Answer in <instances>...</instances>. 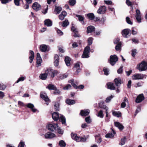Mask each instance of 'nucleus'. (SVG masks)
I'll use <instances>...</instances> for the list:
<instances>
[{
	"instance_id": "nucleus-1",
	"label": "nucleus",
	"mask_w": 147,
	"mask_h": 147,
	"mask_svg": "<svg viewBox=\"0 0 147 147\" xmlns=\"http://www.w3.org/2000/svg\"><path fill=\"white\" fill-rule=\"evenodd\" d=\"M52 116L53 119L54 121H57L59 118L60 121H61L62 124H65V118L63 115H61L59 117L58 113L54 112L52 114Z\"/></svg>"
},
{
	"instance_id": "nucleus-2",
	"label": "nucleus",
	"mask_w": 147,
	"mask_h": 147,
	"mask_svg": "<svg viewBox=\"0 0 147 147\" xmlns=\"http://www.w3.org/2000/svg\"><path fill=\"white\" fill-rule=\"evenodd\" d=\"M136 69L140 71H145L147 69V62L143 61L137 65Z\"/></svg>"
},
{
	"instance_id": "nucleus-3",
	"label": "nucleus",
	"mask_w": 147,
	"mask_h": 147,
	"mask_svg": "<svg viewBox=\"0 0 147 147\" xmlns=\"http://www.w3.org/2000/svg\"><path fill=\"white\" fill-rule=\"evenodd\" d=\"M71 136L73 139L77 142H85L86 140V138L84 137H81L80 136H78L76 134L71 133Z\"/></svg>"
},
{
	"instance_id": "nucleus-4",
	"label": "nucleus",
	"mask_w": 147,
	"mask_h": 147,
	"mask_svg": "<svg viewBox=\"0 0 147 147\" xmlns=\"http://www.w3.org/2000/svg\"><path fill=\"white\" fill-rule=\"evenodd\" d=\"M146 77V76L145 75L141 74H137L134 75L132 77V78L134 80H142Z\"/></svg>"
},
{
	"instance_id": "nucleus-5",
	"label": "nucleus",
	"mask_w": 147,
	"mask_h": 147,
	"mask_svg": "<svg viewBox=\"0 0 147 147\" xmlns=\"http://www.w3.org/2000/svg\"><path fill=\"white\" fill-rule=\"evenodd\" d=\"M46 72L48 73L49 75H51V77L53 78L59 73L57 71L54 70L50 68L47 69L46 70Z\"/></svg>"
},
{
	"instance_id": "nucleus-6",
	"label": "nucleus",
	"mask_w": 147,
	"mask_h": 147,
	"mask_svg": "<svg viewBox=\"0 0 147 147\" xmlns=\"http://www.w3.org/2000/svg\"><path fill=\"white\" fill-rule=\"evenodd\" d=\"M90 48L88 46H86L84 49L82 57V58H87L89 57L88 53H89Z\"/></svg>"
},
{
	"instance_id": "nucleus-7",
	"label": "nucleus",
	"mask_w": 147,
	"mask_h": 147,
	"mask_svg": "<svg viewBox=\"0 0 147 147\" xmlns=\"http://www.w3.org/2000/svg\"><path fill=\"white\" fill-rule=\"evenodd\" d=\"M58 127V125L57 123L49 124H48L47 126L48 130L51 131H53L54 130H56V129Z\"/></svg>"
},
{
	"instance_id": "nucleus-8",
	"label": "nucleus",
	"mask_w": 147,
	"mask_h": 147,
	"mask_svg": "<svg viewBox=\"0 0 147 147\" xmlns=\"http://www.w3.org/2000/svg\"><path fill=\"white\" fill-rule=\"evenodd\" d=\"M118 60V58L116 55H111L110 57L109 63L111 65H113L115 64Z\"/></svg>"
},
{
	"instance_id": "nucleus-9",
	"label": "nucleus",
	"mask_w": 147,
	"mask_h": 147,
	"mask_svg": "<svg viewBox=\"0 0 147 147\" xmlns=\"http://www.w3.org/2000/svg\"><path fill=\"white\" fill-rule=\"evenodd\" d=\"M131 30L129 29H125L122 31V34L124 37H128L130 36Z\"/></svg>"
},
{
	"instance_id": "nucleus-10",
	"label": "nucleus",
	"mask_w": 147,
	"mask_h": 147,
	"mask_svg": "<svg viewBox=\"0 0 147 147\" xmlns=\"http://www.w3.org/2000/svg\"><path fill=\"white\" fill-rule=\"evenodd\" d=\"M99 106L101 108H102L105 109L106 110V117H107L108 116V108H107L105 105H104V103L103 102H100L99 104Z\"/></svg>"
},
{
	"instance_id": "nucleus-11",
	"label": "nucleus",
	"mask_w": 147,
	"mask_h": 147,
	"mask_svg": "<svg viewBox=\"0 0 147 147\" xmlns=\"http://www.w3.org/2000/svg\"><path fill=\"white\" fill-rule=\"evenodd\" d=\"M32 7L33 9L37 11L41 9V6L38 3L35 2L33 4Z\"/></svg>"
},
{
	"instance_id": "nucleus-12",
	"label": "nucleus",
	"mask_w": 147,
	"mask_h": 147,
	"mask_svg": "<svg viewBox=\"0 0 147 147\" xmlns=\"http://www.w3.org/2000/svg\"><path fill=\"white\" fill-rule=\"evenodd\" d=\"M41 98L43 99L47 103V105H48V103L50 102V100L47 94L45 93H42L40 94Z\"/></svg>"
},
{
	"instance_id": "nucleus-13",
	"label": "nucleus",
	"mask_w": 147,
	"mask_h": 147,
	"mask_svg": "<svg viewBox=\"0 0 147 147\" xmlns=\"http://www.w3.org/2000/svg\"><path fill=\"white\" fill-rule=\"evenodd\" d=\"M106 10V7L104 6H102L99 7L97 12L99 14H103L105 13Z\"/></svg>"
},
{
	"instance_id": "nucleus-14",
	"label": "nucleus",
	"mask_w": 147,
	"mask_h": 147,
	"mask_svg": "<svg viewBox=\"0 0 147 147\" xmlns=\"http://www.w3.org/2000/svg\"><path fill=\"white\" fill-rule=\"evenodd\" d=\"M144 99V95L143 94H140L137 97L136 100V102L137 103H139Z\"/></svg>"
},
{
	"instance_id": "nucleus-15",
	"label": "nucleus",
	"mask_w": 147,
	"mask_h": 147,
	"mask_svg": "<svg viewBox=\"0 0 147 147\" xmlns=\"http://www.w3.org/2000/svg\"><path fill=\"white\" fill-rule=\"evenodd\" d=\"M45 138L46 139H51L55 136V135L51 132H48L45 134Z\"/></svg>"
},
{
	"instance_id": "nucleus-16",
	"label": "nucleus",
	"mask_w": 147,
	"mask_h": 147,
	"mask_svg": "<svg viewBox=\"0 0 147 147\" xmlns=\"http://www.w3.org/2000/svg\"><path fill=\"white\" fill-rule=\"evenodd\" d=\"M90 112V111L89 109L81 110L80 114L82 116H86L89 114Z\"/></svg>"
},
{
	"instance_id": "nucleus-17",
	"label": "nucleus",
	"mask_w": 147,
	"mask_h": 147,
	"mask_svg": "<svg viewBox=\"0 0 147 147\" xmlns=\"http://www.w3.org/2000/svg\"><path fill=\"white\" fill-rule=\"evenodd\" d=\"M95 30V28L94 26H90L87 28V32L88 34L91 33L94 31Z\"/></svg>"
},
{
	"instance_id": "nucleus-18",
	"label": "nucleus",
	"mask_w": 147,
	"mask_h": 147,
	"mask_svg": "<svg viewBox=\"0 0 147 147\" xmlns=\"http://www.w3.org/2000/svg\"><path fill=\"white\" fill-rule=\"evenodd\" d=\"M112 133H111L107 134L105 135V137L107 138H111L114 137L116 133L112 128H111Z\"/></svg>"
},
{
	"instance_id": "nucleus-19",
	"label": "nucleus",
	"mask_w": 147,
	"mask_h": 147,
	"mask_svg": "<svg viewBox=\"0 0 147 147\" xmlns=\"http://www.w3.org/2000/svg\"><path fill=\"white\" fill-rule=\"evenodd\" d=\"M26 106L27 107L31 109L32 112L34 113L35 112L37 111V109L34 108V106L33 104L29 103L28 104L26 105Z\"/></svg>"
},
{
	"instance_id": "nucleus-20",
	"label": "nucleus",
	"mask_w": 147,
	"mask_h": 147,
	"mask_svg": "<svg viewBox=\"0 0 147 147\" xmlns=\"http://www.w3.org/2000/svg\"><path fill=\"white\" fill-rule=\"evenodd\" d=\"M54 65L55 66H57L59 65V57L58 55H56L54 57Z\"/></svg>"
},
{
	"instance_id": "nucleus-21",
	"label": "nucleus",
	"mask_w": 147,
	"mask_h": 147,
	"mask_svg": "<svg viewBox=\"0 0 147 147\" xmlns=\"http://www.w3.org/2000/svg\"><path fill=\"white\" fill-rule=\"evenodd\" d=\"M115 85L117 86H119L121 83V81L120 78H116L114 80Z\"/></svg>"
},
{
	"instance_id": "nucleus-22",
	"label": "nucleus",
	"mask_w": 147,
	"mask_h": 147,
	"mask_svg": "<svg viewBox=\"0 0 147 147\" xmlns=\"http://www.w3.org/2000/svg\"><path fill=\"white\" fill-rule=\"evenodd\" d=\"M48 75H49L48 73L46 72V70L45 71V73L44 74H41L40 76V78L42 80H45L47 77Z\"/></svg>"
},
{
	"instance_id": "nucleus-23",
	"label": "nucleus",
	"mask_w": 147,
	"mask_h": 147,
	"mask_svg": "<svg viewBox=\"0 0 147 147\" xmlns=\"http://www.w3.org/2000/svg\"><path fill=\"white\" fill-rule=\"evenodd\" d=\"M128 105V99L126 97L124 98V101L123 102L121 105V107L122 108H124L126 105Z\"/></svg>"
},
{
	"instance_id": "nucleus-24",
	"label": "nucleus",
	"mask_w": 147,
	"mask_h": 147,
	"mask_svg": "<svg viewBox=\"0 0 147 147\" xmlns=\"http://www.w3.org/2000/svg\"><path fill=\"white\" fill-rule=\"evenodd\" d=\"M114 124L115 126L117 127L120 130H122L124 127L122 124L118 122H115Z\"/></svg>"
},
{
	"instance_id": "nucleus-25",
	"label": "nucleus",
	"mask_w": 147,
	"mask_h": 147,
	"mask_svg": "<svg viewBox=\"0 0 147 147\" xmlns=\"http://www.w3.org/2000/svg\"><path fill=\"white\" fill-rule=\"evenodd\" d=\"M30 55L29 58L30 59V62L31 63L33 61V59H34V53L33 51H30Z\"/></svg>"
},
{
	"instance_id": "nucleus-26",
	"label": "nucleus",
	"mask_w": 147,
	"mask_h": 147,
	"mask_svg": "<svg viewBox=\"0 0 147 147\" xmlns=\"http://www.w3.org/2000/svg\"><path fill=\"white\" fill-rule=\"evenodd\" d=\"M67 13L65 11L62 12L61 14L59 16V19L61 20H63L65 17L67 15Z\"/></svg>"
},
{
	"instance_id": "nucleus-27",
	"label": "nucleus",
	"mask_w": 147,
	"mask_h": 147,
	"mask_svg": "<svg viewBox=\"0 0 147 147\" xmlns=\"http://www.w3.org/2000/svg\"><path fill=\"white\" fill-rule=\"evenodd\" d=\"M76 16L78 18V20L82 24H84V18L81 15H76Z\"/></svg>"
},
{
	"instance_id": "nucleus-28",
	"label": "nucleus",
	"mask_w": 147,
	"mask_h": 147,
	"mask_svg": "<svg viewBox=\"0 0 147 147\" xmlns=\"http://www.w3.org/2000/svg\"><path fill=\"white\" fill-rule=\"evenodd\" d=\"M47 46L45 45H42L40 47V49L42 52H45L47 50Z\"/></svg>"
},
{
	"instance_id": "nucleus-29",
	"label": "nucleus",
	"mask_w": 147,
	"mask_h": 147,
	"mask_svg": "<svg viewBox=\"0 0 147 147\" xmlns=\"http://www.w3.org/2000/svg\"><path fill=\"white\" fill-rule=\"evenodd\" d=\"M108 88L111 90H114L115 89V87L114 84L112 83H109L107 84Z\"/></svg>"
},
{
	"instance_id": "nucleus-30",
	"label": "nucleus",
	"mask_w": 147,
	"mask_h": 147,
	"mask_svg": "<svg viewBox=\"0 0 147 147\" xmlns=\"http://www.w3.org/2000/svg\"><path fill=\"white\" fill-rule=\"evenodd\" d=\"M67 76V74H60L58 76V77L59 80H63L66 78Z\"/></svg>"
},
{
	"instance_id": "nucleus-31",
	"label": "nucleus",
	"mask_w": 147,
	"mask_h": 147,
	"mask_svg": "<svg viewBox=\"0 0 147 147\" xmlns=\"http://www.w3.org/2000/svg\"><path fill=\"white\" fill-rule=\"evenodd\" d=\"M45 24L48 26H51L52 25V22L49 19H47L44 21Z\"/></svg>"
},
{
	"instance_id": "nucleus-32",
	"label": "nucleus",
	"mask_w": 147,
	"mask_h": 147,
	"mask_svg": "<svg viewBox=\"0 0 147 147\" xmlns=\"http://www.w3.org/2000/svg\"><path fill=\"white\" fill-rule=\"evenodd\" d=\"M113 115L115 116H116L117 117H120L121 116V113L120 112L118 111H112Z\"/></svg>"
},
{
	"instance_id": "nucleus-33",
	"label": "nucleus",
	"mask_w": 147,
	"mask_h": 147,
	"mask_svg": "<svg viewBox=\"0 0 147 147\" xmlns=\"http://www.w3.org/2000/svg\"><path fill=\"white\" fill-rule=\"evenodd\" d=\"M65 61L66 65L67 66H69L70 65V59L68 57H65Z\"/></svg>"
},
{
	"instance_id": "nucleus-34",
	"label": "nucleus",
	"mask_w": 147,
	"mask_h": 147,
	"mask_svg": "<svg viewBox=\"0 0 147 147\" xmlns=\"http://www.w3.org/2000/svg\"><path fill=\"white\" fill-rule=\"evenodd\" d=\"M46 88H48L49 90H55L56 89V87L52 84H49Z\"/></svg>"
},
{
	"instance_id": "nucleus-35",
	"label": "nucleus",
	"mask_w": 147,
	"mask_h": 147,
	"mask_svg": "<svg viewBox=\"0 0 147 147\" xmlns=\"http://www.w3.org/2000/svg\"><path fill=\"white\" fill-rule=\"evenodd\" d=\"M62 8L59 7H55V12L56 14H59L60 12L61 11Z\"/></svg>"
},
{
	"instance_id": "nucleus-36",
	"label": "nucleus",
	"mask_w": 147,
	"mask_h": 147,
	"mask_svg": "<svg viewBox=\"0 0 147 147\" xmlns=\"http://www.w3.org/2000/svg\"><path fill=\"white\" fill-rule=\"evenodd\" d=\"M66 103L69 105H71L75 103V101L74 100L67 99L66 100Z\"/></svg>"
},
{
	"instance_id": "nucleus-37",
	"label": "nucleus",
	"mask_w": 147,
	"mask_h": 147,
	"mask_svg": "<svg viewBox=\"0 0 147 147\" xmlns=\"http://www.w3.org/2000/svg\"><path fill=\"white\" fill-rule=\"evenodd\" d=\"M96 141L97 143H100L102 141L101 138L100 137V135L96 136H95Z\"/></svg>"
},
{
	"instance_id": "nucleus-38",
	"label": "nucleus",
	"mask_w": 147,
	"mask_h": 147,
	"mask_svg": "<svg viewBox=\"0 0 147 147\" xmlns=\"http://www.w3.org/2000/svg\"><path fill=\"white\" fill-rule=\"evenodd\" d=\"M126 138L125 137H124L123 138H121V142L119 143V144L122 146L124 145L126 140Z\"/></svg>"
},
{
	"instance_id": "nucleus-39",
	"label": "nucleus",
	"mask_w": 147,
	"mask_h": 147,
	"mask_svg": "<svg viewBox=\"0 0 147 147\" xmlns=\"http://www.w3.org/2000/svg\"><path fill=\"white\" fill-rule=\"evenodd\" d=\"M54 108L55 111H59V104L58 102H55L54 105Z\"/></svg>"
},
{
	"instance_id": "nucleus-40",
	"label": "nucleus",
	"mask_w": 147,
	"mask_h": 147,
	"mask_svg": "<svg viewBox=\"0 0 147 147\" xmlns=\"http://www.w3.org/2000/svg\"><path fill=\"white\" fill-rule=\"evenodd\" d=\"M121 42H119L115 48L116 51H118L120 50L121 48Z\"/></svg>"
},
{
	"instance_id": "nucleus-41",
	"label": "nucleus",
	"mask_w": 147,
	"mask_h": 147,
	"mask_svg": "<svg viewBox=\"0 0 147 147\" xmlns=\"http://www.w3.org/2000/svg\"><path fill=\"white\" fill-rule=\"evenodd\" d=\"M59 145L61 147H63L65 146L66 144L63 140H61L59 142Z\"/></svg>"
},
{
	"instance_id": "nucleus-42",
	"label": "nucleus",
	"mask_w": 147,
	"mask_h": 147,
	"mask_svg": "<svg viewBox=\"0 0 147 147\" xmlns=\"http://www.w3.org/2000/svg\"><path fill=\"white\" fill-rule=\"evenodd\" d=\"M87 16L89 19L92 20L94 18V14L93 13H89L87 14Z\"/></svg>"
},
{
	"instance_id": "nucleus-43",
	"label": "nucleus",
	"mask_w": 147,
	"mask_h": 147,
	"mask_svg": "<svg viewBox=\"0 0 147 147\" xmlns=\"http://www.w3.org/2000/svg\"><path fill=\"white\" fill-rule=\"evenodd\" d=\"M62 24V26L63 27H66L69 24V22L68 20H65V21H63Z\"/></svg>"
},
{
	"instance_id": "nucleus-44",
	"label": "nucleus",
	"mask_w": 147,
	"mask_h": 147,
	"mask_svg": "<svg viewBox=\"0 0 147 147\" xmlns=\"http://www.w3.org/2000/svg\"><path fill=\"white\" fill-rule=\"evenodd\" d=\"M97 116L101 118L103 117L104 115L103 114V111L102 110H100L98 112Z\"/></svg>"
},
{
	"instance_id": "nucleus-45",
	"label": "nucleus",
	"mask_w": 147,
	"mask_h": 147,
	"mask_svg": "<svg viewBox=\"0 0 147 147\" xmlns=\"http://www.w3.org/2000/svg\"><path fill=\"white\" fill-rule=\"evenodd\" d=\"M93 38L92 37H90L88 39V42L89 45H91L92 43Z\"/></svg>"
},
{
	"instance_id": "nucleus-46",
	"label": "nucleus",
	"mask_w": 147,
	"mask_h": 147,
	"mask_svg": "<svg viewBox=\"0 0 147 147\" xmlns=\"http://www.w3.org/2000/svg\"><path fill=\"white\" fill-rule=\"evenodd\" d=\"M6 86L3 84H0V90H4L6 88Z\"/></svg>"
},
{
	"instance_id": "nucleus-47",
	"label": "nucleus",
	"mask_w": 147,
	"mask_h": 147,
	"mask_svg": "<svg viewBox=\"0 0 147 147\" xmlns=\"http://www.w3.org/2000/svg\"><path fill=\"white\" fill-rule=\"evenodd\" d=\"M69 2L70 5L73 6L76 3V0H69Z\"/></svg>"
},
{
	"instance_id": "nucleus-48",
	"label": "nucleus",
	"mask_w": 147,
	"mask_h": 147,
	"mask_svg": "<svg viewBox=\"0 0 147 147\" xmlns=\"http://www.w3.org/2000/svg\"><path fill=\"white\" fill-rule=\"evenodd\" d=\"M137 53V50L134 49L131 51V55L132 56L134 57Z\"/></svg>"
},
{
	"instance_id": "nucleus-49",
	"label": "nucleus",
	"mask_w": 147,
	"mask_h": 147,
	"mask_svg": "<svg viewBox=\"0 0 147 147\" xmlns=\"http://www.w3.org/2000/svg\"><path fill=\"white\" fill-rule=\"evenodd\" d=\"M56 131H57V132L59 134H62L63 133V131L60 129V128L59 126L57 127Z\"/></svg>"
},
{
	"instance_id": "nucleus-50",
	"label": "nucleus",
	"mask_w": 147,
	"mask_h": 147,
	"mask_svg": "<svg viewBox=\"0 0 147 147\" xmlns=\"http://www.w3.org/2000/svg\"><path fill=\"white\" fill-rule=\"evenodd\" d=\"M36 63L38 65V66H40L42 61L41 58L37 59H36Z\"/></svg>"
},
{
	"instance_id": "nucleus-51",
	"label": "nucleus",
	"mask_w": 147,
	"mask_h": 147,
	"mask_svg": "<svg viewBox=\"0 0 147 147\" xmlns=\"http://www.w3.org/2000/svg\"><path fill=\"white\" fill-rule=\"evenodd\" d=\"M136 20L138 23H140L141 22V15L136 16Z\"/></svg>"
},
{
	"instance_id": "nucleus-52",
	"label": "nucleus",
	"mask_w": 147,
	"mask_h": 147,
	"mask_svg": "<svg viewBox=\"0 0 147 147\" xmlns=\"http://www.w3.org/2000/svg\"><path fill=\"white\" fill-rule=\"evenodd\" d=\"M113 97V96L112 95H111L110 96L108 97L106 99L105 101L107 102H109L111 100V99Z\"/></svg>"
},
{
	"instance_id": "nucleus-53",
	"label": "nucleus",
	"mask_w": 147,
	"mask_h": 147,
	"mask_svg": "<svg viewBox=\"0 0 147 147\" xmlns=\"http://www.w3.org/2000/svg\"><path fill=\"white\" fill-rule=\"evenodd\" d=\"M126 20L128 24H132V22L130 20V18L129 17H127L126 18Z\"/></svg>"
},
{
	"instance_id": "nucleus-54",
	"label": "nucleus",
	"mask_w": 147,
	"mask_h": 147,
	"mask_svg": "<svg viewBox=\"0 0 147 147\" xmlns=\"http://www.w3.org/2000/svg\"><path fill=\"white\" fill-rule=\"evenodd\" d=\"M85 121L88 123H89L91 122V120L89 116L86 117L85 119Z\"/></svg>"
},
{
	"instance_id": "nucleus-55",
	"label": "nucleus",
	"mask_w": 147,
	"mask_h": 147,
	"mask_svg": "<svg viewBox=\"0 0 147 147\" xmlns=\"http://www.w3.org/2000/svg\"><path fill=\"white\" fill-rule=\"evenodd\" d=\"M71 87V86L70 84H68L64 87L63 88V89L64 90H68L70 89Z\"/></svg>"
},
{
	"instance_id": "nucleus-56",
	"label": "nucleus",
	"mask_w": 147,
	"mask_h": 147,
	"mask_svg": "<svg viewBox=\"0 0 147 147\" xmlns=\"http://www.w3.org/2000/svg\"><path fill=\"white\" fill-rule=\"evenodd\" d=\"M20 0H14V2L15 4L17 6H19L20 5Z\"/></svg>"
},
{
	"instance_id": "nucleus-57",
	"label": "nucleus",
	"mask_w": 147,
	"mask_h": 147,
	"mask_svg": "<svg viewBox=\"0 0 147 147\" xmlns=\"http://www.w3.org/2000/svg\"><path fill=\"white\" fill-rule=\"evenodd\" d=\"M103 71L104 72L105 75H108L109 74V70L107 69L106 68H104Z\"/></svg>"
},
{
	"instance_id": "nucleus-58",
	"label": "nucleus",
	"mask_w": 147,
	"mask_h": 147,
	"mask_svg": "<svg viewBox=\"0 0 147 147\" xmlns=\"http://www.w3.org/2000/svg\"><path fill=\"white\" fill-rule=\"evenodd\" d=\"M25 79V78L24 77H22L20 78L16 81V83H18L20 81H23Z\"/></svg>"
},
{
	"instance_id": "nucleus-59",
	"label": "nucleus",
	"mask_w": 147,
	"mask_h": 147,
	"mask_svg": "<svg viewBox=\"0 0 147 147\" xmlns=\"http://www.w3.org/2000/svg\"><path fill=\"white\" fill-rule=\"evenodd\" d=\"M71 82H70L72 85L76 89H77L78 86H77V85L73 82V80H70Z\"/></svg>"
},
{
	"instance_id": "nucleus-60",
	"label": "nucleus",
	"mask_w": 147,
	"mask_h": 147,
	"mask_svg": "<svg viewBox=\"0 0 147 147\" xmlns=\"http://www.w3.org/2000/svg\"><path fill=\"white\" fill-rule=\"evenodd\" d=\"M24 143L21 141L19 144L18 147H24Z\"/></svg>"
},
{
	"instance_id": "nucleus-61",
	"label": "nucleus",
	"mask_w": 147,
	"mask_h": 147,
	"mask_svg": "<svg viewBox=\"0 0 147 147\" xmlns=\"http://www.w3.org/2000/svg\"><path fill=\"white\" fill-rule=\"evenodd\" d=\"M131 80H129L128 81V83L127 84V87L128 88H130L131 86Z\"/></svg>"
},
{
	"instance_id": "nucleus-62",
	"label": "nucleus",
	"mask_w": 147,
	"mask_h": 147,
	"mask_svg": "<svg viewBox=\"0 0 147 147\" xmlns=\"http://www.w3.org/2000/svg\"><path fill=\"white\" fill-rule=\"evenodd\" d=\"M123 66L121 67L117 70V73L119 74H121L123 71Z\"/></svg>"
},
{
	"instance_id": "nucleus-63",
	"label": "nucleus",
	"mask_w": 147,
	"mask_h": 147,
	"mask_svg": "<svg viewBox=\"0 0 147 147\" xmlns=\"http://www.w3.org/2000/svg\"><path fill=\"white\" fill-rule=\"evenodd\" d=\"M11 1V0H1V2L2 4H6Z\"/></svg>"
},
{
	"instance_id": "nucleus-64",
	"label": "nucleus",
	"mask_w": 147,
	"mask_h": 147,
	"mask_svg": "<svg viewBox=\"0 0 147 147\" xmlns=\"http://www.w3.org/2000/svg\"><path fill=\"white\" fill-rule=\"evenodd\" d=\"M57 33L59 35H62L63 34V32L60 30H57Z\"/></svg>"
}]
</instances>
